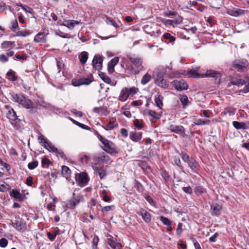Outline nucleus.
Instances as JSON below:
<instances>
[{"label": "nucleus", "instance_id": "1", "mask_svg": "<svg viewBox=\"0 0 249 249\" xmlns=\"http://www.w3.org/2000/svg\"><path fill=\"white\" fill-rule=\"evenodd\" d=\"M127 58L137 69L136 70H134V73L135 74L139 73L141 71H142L143 69V67L142 66L143 59L142 58L135 55L131 54H127Z\"/></svg>", "mask_w": 249, "mask_h": 249}, {"label": "nucleus", "instance_id": "2", "mask_svg": "<svg viewBox=\"0 0 249 249\" xmlns=\"http://www.w3.org/2000/svg\"><path fill=\"white\" fill-rule=\"evenodd\" d=\"M231 84L239 87L245 86L244 88L241 89L242 91L244 93L249 91V77H246L243 79H236L232 80Z\"/></svg>", "mask_w": 249, "mask_h": 249}, {"label": "nucleus", "instance_id": "3", "mask_svg": "<svg viewBox=\"0 0 249 249\" xmlns=\"http://www.w3.org/2000/svg\"><path fill=\"white\" fill-rule=\"evenodd\" d=\"M249 62L245 59L237 60L232 63L233 68L239 72H244L247 70Z\"/></svg>", "mask_w": 249, "mask_h": 249}, {"label": "nucleus", "instance_id": "4", "mask_svg": "<svg viewBox=\"0 0 249 249\" xmlns=\"http://www.w3.org/2000/svg\"><path fill=\"white\" fill-rule=\"evenodd\" d=\"M75 178L77 183L81 187L86 186L89 180L88 175L86 172L76 174Z\"/></svg>", "mask_w": 249, "mask_h": 249}, {"label": "nucleus", "instance_id": "5", "mask_svg": "<svg viewBox=\"0 0 249 249\" xmlns=\"http://www.w3.org/2000/svg\"><path fill=\"white\" fill-rule=\"evenodd\" d=\"M85 200L82 196H79L75 197H72L67 203V208L71 209H74L76 206L80 202H84Z\"/></svg>", "mask_w": 249, "mask_h": 249}, {"label": "nucleus", "instance_id": "6", "mask_svg": "<svg viewBox=\"0 0 249 249\" xmlns=\"http://www.w3.org/2000/svg\"><path fill=\"white\" fill-rule=\"evenodd\" d=\"M19 104H21L23 107L29 109L30 111L32 113L35 112L37 110V105L32 103L30 100L26 99L25 97L22 100V102Z\"/></svg>", "mask_w": 249, "mask_h": 249}, {"label": "nucleus", "instance_id": "7", "mask_svg": "<svg viewBox=\"0 0 249 249\" xmlns=\"http://www.w3.org/2000/svg\"><path fill=\"white\" fill-rule=\"evenodd\" d=\"M13 227L16 230L19 232H24L27 229V224L25 220L18 217V219L15 220L13 223Z\"/></svg>", "mask_w": 249, "mask_h": 249}, {"label": "nucleus", "instance_id": "8", "mask_svg": "<svg viewBox=\"0 0 249 249\" xmlns=\"http://www.w3.org/2000/svg\"><path fill=\"white\" fill-rule=\"evenodd\" d=\"M173 85L175 88L179 91L186 89L188 88V85L184 80H174L173 82Z\"/></svg>", "mask_w": 249, "mask_h": 249}, {"label": "nucleus", "instance_id": "9", "mask_svg": "<svg viewBox=\"0 0 249 249\" xmlns=\"http://www.w3.org/2000/svg\"><path fill=\"white\" fill-rule=\"evenodd\" d=\"M169 129L171 132L179 134L183 138L186 136L185 133V129L182 125H170Z\"/></svg>", "mask_w": 249, "mask_h": 249}, {"label": "nucleus", "instance_id": "10", "mask_svg": "<svg viewBox=\"0 0 249 249\" xmlns=\"http://www.w3.org/2000/svg\"><path fill=\"white\" fill-rule=\"evenodd\" d=\"M155 84L159 87L163 89H167L168 84L166 80L161 75H158L155 79Z\"/></svg>", "mask_w": 249, "mask_h": 249}, {"label": "nucleus", "instance_id": "11", "mask_svg": "<svg viewBox=\"0 0 249 249\" xmlns=\"http://www.w3.org/2000/svg\"><path fill=\"white\" fill-rule=\"evenodd\" d=\"M103 59L99 55H95L92 60L93 67L96 70H100L102 67Z\"/></svg>", "mask_w": 249, "mask_h": 249}, {"label": "nucleus", "instance_id": "12", "mask_svg": "<svg viewBox=\"0 0 249 249\" xmlns=\"http://www.w3.org/2000/svg\"><path fill=\"white\" fill-rule=\"evenodd\" d=\"M145 114L149 117V120L152 123H154L159 119L160 115V114L152 110H147L145 111Z\"/></svg>", "mask_w": 249, "mask_h": 249}, {"label": "nucleus", "instance_id": "13", "mask_svg": "<svg viewBox=\"0 0 249 249\" xmlns=\"http://www.w3.org/2000/svg\"><path fill=\"white\" fill-rule=\"evenodd\" d=\"M188 164L193 173H198L200 171V166L198 162L195 159L192 158Z\"/></svg>", "mask_w": 249, "mask_h": 249}, {"label": "nucleus", "instance_id": "14", "mask_svg": "<svg viewBox=\"0 0 249 249\" xmlns=\"http://www.w3.org/2000/svg\"><path fill=\"white\" fill-rule=\"evenodd\" d=\"M137 213L142 216V219L146 223H149L151 219V214L145 210L141 208L139 211L137 212Z\"/></svg>", "mask_w": 249, "mask_h": 249}, {"label": "nucleus", "instance_id": "15", "mask_svg": "<svg viewBox=\"0 0 249 249\" xmlns=\"http://www.w3.org/2000/svg\"><path fill=\"white\" fill-rule=\"evenodd\" d=\"M107 243L112 249H122L123 247L120 243L113 239L112 236H109V237L107 238Z\"/></svg>", "mask_w": 249, "mask_h": 249}, {"label": "nucleus", "instance_id": "16", "mask_svg": "<svg viewBox=\"0 0 249 249\" xmlns=\"http://www.w3.org/2000/svg\"><path fill=\"white\" fill-rule=\"evenodd\" d=\"M114 143L111 142L107 145L105 148H103L106 152L110 154L111 155H114L118 153V150L117 148L114 147Z\"/></svg>", "mask_w": 249, "mask_h": 249}, {"label": "nucleus", "instance_id": "17", "mask_svg": "<svg viewBox=\"0 0 249 249\" xmlns=\"http://www.w3.org/2000/svg\"><path fill=\"white\" fill-rule=\"evenodd\" d=\"M244 13V10L237 7L229 9L227 11V13L229 15L236 17L243 15Z\"/></svg>", "mask_w": 249, "mask_h": 249}, {"label": "nucleus", "instance_id": "18", "mask_svg": "<svg viewBox=\"0 0 249 249\" xmlns=\"http://www.w3.org/2000/svg\"><path fill=\"white\" fill-rule=\"evenodd\" d=\"M212 210L211 214L213 216H219L220 214V211L222 209V206L217 204H212L211 205Z\"/></svg>", "mask_w": 249, "mask_h": 249}, {"label": "nucleus", "instance_id": "19", "mask_svg": "<svg viewBox=\"0 0 249 249\" xmlns=\"http://www.w3.org/2000/svg\"><path fill=\"white\" fill-rule=\"evenodd\" d=\"M198 71V68H196V69H192L185 71V73H184V74L186 75H188L189 77L194 78L201 77L202 75L199 74Z\"/></svg>", "mask_w": 249, "mask_h": 249}, {"label": "nucleus", "instance_id": "20", "mask_svg": "<svg viewBox=\"0 0 249 249\" xmlns=\"http://www.w3.org/2000/svg\"><path fill=\"white\" fill-rule=\"evenodd\" d=\"M142 137V132H137L136 131H131L129 133V138L134 142H138L141 140Z\"/></svg>", "mask_w": 249, "mask_h": 249}, {"label": "nucleus", "instance_id": "21", "mask_svg": "<svg viewBox=\"0 0 249 249\" xmlns=\"http://www.w3.org/2000/svg\"><path fill=\"white\" fill-rule=\"evenodd\" d=\"M10 196L15 199H18L19 201H23V196L17 189H13L10 192Z\"/></svg>", "mask_w": 249, "mask_h": 249}, {"label": "nucleus", "instance_id": "22", "mask_svg": "<svg viewBox=\"0 0 249 249\" xmlns=\"http://www.w3.org/2000/svg\"><path fill=\"white\" fill-rule=\"evenodd\" d=\"M48 34L39 33L34 37V41L36 42L45 43L46 42V36Z\"/></svg>", "mask_w": 249, "mask_h": 249}, {"label": "nucleus", "instance_id": "23", "mask_svg": "<svg viewBox=\"0 0 249 249\" xmlns=\"http://www.w3.org/2000/svg\"><path fill=\"white\" fill-rule=\"evenodd\" d=\"M119 62V58L115 57L112 59L111 61L108 63L107 66L108 71L110 73H112L114 71V67Z\"/></svg>", "mask_w": 249, "mask_h": 249}, {"label": "nucleus", "instance_id": "24", "mask_svg": "<svg viewBox=\"0 0 249 249\" xmlns=\"http://www.w3.org/2000/svg\"><path fill=\"white\" fill-rule=\"evenodd\" d=\"M129 96V95L127 91V88H124L121 90L118 100L121 102H124L128 99Z\"/></svg>", "mask_w": 249, "mask_h": 249}, {"label": "nucleus", "instance_id": "25", "mask_svg": "<svg viewBox=\"0 0 249 249\" xmlns=\"http://www.w3.org/2000/svg\"><path fill=\"white\" fill-rule=\"evenodd\" d=\"M201 77H213L217 78L220 77V74L214 70H210L207 71L206 73L204 75H202Z\"/></svg>", "mask_w": 249, "mask_h": 249}, {"label": "nucleus", "instance_id": "26", "mask_svg": "<svg viewBox=\"0 0 249 249\" xmlns=\"http://www.w3.org/2000/svg\"><path fill=\"white\" fill-rule=\"evenodd\" d=\"M80 24V22L73 20H65V26L71 30H72L75 25Z\"/></svg>", "mask_w": 249, "mask_h": 249}, {"label": "nucleus", "instance_id": "27", "mask_svg": "<svg viewBox=\"0 0 249 249\" xmlns=\"http://www.w3.org/2000/svg\"><path fill=\"white\" fill-rule=\"evenodd\" d=\"M62 171L61 174L63 177L67 179L70 177L71 174V170L67 166H62Z\"/></svg>", "mask_w": 249, "mask_h": 249}, {"label": "nucleus", "instance_id": "28", "mask_svg": "<svg viewBox=\"0 0 249 249\" xmlns=\"http://www.w3.org/2000/svg\"><path fill=\"white\" fill-rule=\"evenodd\" d=\"M8 110L7 112L6 113L7 117L11 120L15 121L18 119L17 116L16 115V112L13 108H7Z\"/></svg>", "mask_w": 249, "mask_h": 249}, {"label": "nucleus", "instance_id": "29", "mask_svg": "<svg viewBox=\"0 0 249 249\" xmlns=\"http://www.w3.org/2000/svg\"><path fill=\"white\" fill-rule=\"evenodd\" d=\"M176 152L181 156L182 160L185 162L188 163L192 159V158H190V156L184 151H181V152L179 153L178 150H177Z\"/></svg>", "mask_w": 249, "mask_h": 249}, {"label": "nucleus", "instance_id": "30", "mask_svg": "<svg viewBox=\"0 0 249 249\" xmlns=\"http://www.w3.org/2000/svg\"><path fill=\"white\" fill-rule=\"evenodd\" d=\"M163 97L161 95H157L155 98V102L157 105V106L161 109L162 107L163 106Z\"/></svg>", "mask_w": 249, "mask_h": 249}, {"label": "nucleus", "instance_id": "31", "mask_svg": "<svg viewBox=\"0 0 249 249\" xmlns=\"http://www.w3.org/2000/svg\"><path fill=\"white\" fill-rule=\"evenodd\" d=\"M80 63L84 65L86 63L88 58V53L86 52H82L79 56Z\"/></svg>", "mask_w": 249, "mask_h": 249}, {"label": "nucleus", "instance_id": "32", "mask_svg": "<svg viewBox=\"0 0 249 249\" xmlns=\"http://www.w3.org/2000/svg\"><path fill=\"white\" fill-rule=\"evenodd\" d=\"M100 160H101V162L105 164H110L112 162L110 157L108 155L105 154L104 153L100 155Z\"/></svg>", "mask_w": 249, "mask_h": 249}, {"label": "nucleus", "instance_id": "33", "mask_svg": "<svg viewBox=\"0 0 249 249\" xmlns=\"http://www.w3.org/2000/svg\"><path fill=\"white\" fill-rule=\"evenodd\" d=\"M134 187L139 193H142L145 190L142 184L136 180L134 182Z\"/></svg>", "mask_w": 249, "mask_h": 249}, {"label": "nucleus", "instance_id": "34", "mask_svg": "<svg viewBox=\"0 0 249 249\" xmlns=\"http://www.w3.org/2000/svg\"><path fill=\"white\" fill-rule=\"evenodd\" d=\"M44 148L49 152L56 153L59 150L51 143L49 142L47 145H44Z\"/></svg>", "mask_w": 249, "mask_h": 249}, {"label": "nucleus", "instance_id": "35", "mask_svg": "<svg viewBox=\"0 0 249 249\" xmlns=\"http://www.w3.org/2000/svg\"><path fill=\"white\" fill-rule=\"evenodd\" d=\"M44 148L49 152L56 153L59 150L51 143L49 142L47 145H44Z\"/></svg>", "mask_w": 249, "mask_h": 249}, {"label": "nucleus", "instance_id": "36", "mask_svg": "<svg viewBox=\"0 0 249 249\" xmlns=\"http://www.w3.org/2000/svg\"><path fill=\"white\" fill-rule=\"evenodd\" d=\"M161 176L166 182H168L170 181L171 178L170 176L165 170H161Z\"/></svg>", "mask_w": 249, "mask_h": 249}, {"label": "nucleus", "instance_id": "37", "mask_svg": "<svg viewBox=\"0 0 249 249\" xmlns=\"http://www.w3.org/2000/svg\"><path fill=\"white\" fill-rule=\"evenodd\" d=\"M151 79V76L150 74L148 73H146L145 75H144L142 79H141V84L142 85H145L148 83Z\"/></svg>", "mask_w": 249, "mask_h": 249}, {"label": "nucleus", "instance_id": "38", "mask_svg": "<svg viewBox=\"0 0 249 249\" xmlns=\"http://www.w3.org/2000/svg\"><path fill=\"white\" fill-rule=\"evenodd\" d=\"M194 192L196 195L199 196L206 192L205 189L202 186H197L194 188Z\"/></svg>", "mask_w": 249, "mask_h": 249}, {"label": "nucleus", "instance_id": "39", "mask_svg": "<svg viewBox=\"0 0 249 249\" xmlns=\"http://www.w3.org/2000/svg\"><path fill=\"white\" fill-rule=\"evenodd\" d=\"M138 165L143 170V171H147L150 169L149 166L148 165L146 161L142 160L140 161L138 164Z\"/></svg>", "mask_w": 249, "mask_h": 249}, {"label": "nucleus", "instance_id": "40", "mask_svg": "<svg viewBox=\"0 0 249 249\" xmlns=\"http://www.w3.org/2000/svg\"><path fill=\"white\" fill-rule=\"evenodd\" d=\"M24 96L21 94H15L12 96L13 100L18 104L22 102V100L24 99Z\"/></svg>", "mask_w": 249, "mask_h": 249}, {"label": "nucleus", "instance_id": "41", "mask_svg": "<svg viewBox=\"0 0 249 249\" xmlns=\"http://www.w3.org/2000/svg\"><path fill=\"white\" fill-rule=\"evenodd\" d=\"M100 78L106 83L109 84L111 82L110 78L104 72L99 73Z\"/></svg>", "mask_w": 249, "mask_h": 249}, {"label": "nucleus", "instance_id": "42", "mask_svg": "<svg viewBox=\"0 0 249 249\" xmlns=\"http://www.w3.org/2000/svg\"><path fill=\"white\" fill-rule=\"evenodd\" d=\"M99 241V238L96 235H94L92 241V249H97L98 243Z\"/></svg>", "mask_w": 249, "mask_h": 249}, {"label": "nucleus", "instance_id": "43", "mask_svg": "<svg viewBox=\"0 0 249 249\" xmlns=\"http://www.w3.org/2000/svg\"><path fill=\"white\" fill-rule=\"evenodd\" d=\"M10 189V186L4 182L2 184H0V192H5Z\"/></svg>", "mask_w": 249, "mask_h": 249}, {"label": "nucleus", "instance_id": "44", "mask_svg": "<svg viewBox=\"0 0 249 249\" xmlns=\"http://www.w3.org/2000/svg\"><path fill=\"white\" fill-rule=\"evenodd\" d=\"M173 159H174V164H175L177 166H178V167L180 169L183 170V167L181 165V161H180L179 158H178V157H173Z\"/></svg>", "mask_w": 249, "mask_h": 249}, {"label": "nucleus", "instance_id": "45", "mask_svg": "<svg viewBox=\"0 0 249 249\" xmlns=\"http://www.w3.org/2000/svg\"><path fill=\"white\" fill-rule=\"evenodd\" d=\"M11 29L13 31L15 32L16 30H19V27L18 21L16 19L13 20L11 23Z\"/></svg>", "mask_w": 249, "mask_h": 249}, {"label": "nucleus", "instance_id": "46", "mask_svg": "<svg viewBox=\"0 0 249 249\" xmlns=\"http://www.w3.org/2000/svg\"><path fill=\"white\" fill-rule=\"evenodd\" d=\"M160 220L165 225L170 226L171 224V221L167 217L164 216H161L160 217Z\"/></svg>", "mask_w": 249, "mask_h": 249}, {"label": "nucleus", "instance_id": "47", "mask_svg": "<svg viewBox=\"0 0 249 249\" xmlns=\"http://www.w3.org/2000/svg\"><path fill=\"white\" fill-rule=\"evenodd\" d=\"M38 161L37 160H34L32 162H29L27 166L28 169H29L30 170H33L38 166Z\"/></svg>", "mask_w": 249, "mask_h": 249}, {"label": "nucleus", "instance_id": "48", "mask_svg": "<svg viewBox=\"0 0 249 249\" xmlns=\"http://www.w3.org/2000/svg\"><path fill=\"white\" fill-rule=\"evenodd\" d=\"M138 89L134 87L127 88V91L129 96H133V95L135 94L138 92Z\"/></svg>", "mask_w": 249, "mask_h": 249}, {"label": "nucleus", "instance_id": "49", "mask_svg": "<svg viewBox=\"0 0 249 249\" xmlns=\"http://www.w3.org/2000/svg\"><path fill=\"white\" fill-rule=\"evenodd\" d=\"M181 22V20H171V19H167L166 20V24L168 25H172L173 24H179Z\"/></svg>", "mask_w": 249, "mask_h": 249}, {"label": "nucleus", "instance_id": "50", "mask_svg": "<svg viewBox=\"0 0 249 249\" xmlns=\"http://www.w3.org/2000/svg\"><path fill=\"white\" fill-rule=\"evenodd\" d=\"M106 21L107 24L111 25L116 28L118 27L116 23L111 18L107 17Z\"/></svg>", "mask_w": 249, "mask_h": 249}, {"label": "nucleus", "instance_id": "51", "mask_svg": "<svg viewBox=\"0 0 249 249\" xmlns=\"http://www.w3.org/2000/svg\"><path fill=\"white\" fill-rule=\"evenodd\" d=\"M190 240L193 243L195 249H202L199 243L196 239L194 237H191Z\"/></svg>", "mask_w": 249, "mask_h": 249}, {"label": "nucleus", "instance_id": "52", "mask_svg": "<svg viewBox=\"0 0 249 249\" xmlns=\"http://www.w3.org/2000/svg\"><path fill=\"white\" fill-rule=\"evenodd\" d=\"M98 137L99 140L102 142V143L104 144V147H105L108 143H109L110 141L104 138L100 134H98Z\"/></svg>", "mask_w": 249, "mask_h": 249}, {"label": "nucleus", "instance_id": "53", "mask_svg": "<svg viewBox=\"0 0 249 249\" xmlns=\"http://www.w3.org/2000/svg\"><path fill=\"white\" fill-rule=\"evenodd\" d=\"M163 36L164 38L168 39L171 42H173L176 39L174 36H171L169 33L164 34Z\"/></svg>", "mask_w": 249, "mask_h": 249}, {"label": "nucleus", "instance_id": "54", "mask_svg": "<svg viewBox=\"0 0 249 249\" xmlns=\"http://www.w3.org/2000/svg\"><path fill=\"white\" fill-rule=\"evenodd\" d=\"M8 243V241L7 239L5 238H2L0 239V247L5 248Z\"/></svg>", "mask_w": 249, "mask_h": 249}, {"label": "nucleus", "instance_id": "55", "mask_svg": "<svg viewBox=\"0 0 249 249\" xmlns=\"http://www.w3.org/2000/svg\"><path fill=\"white\" fill-rule=\"evenodd\" d=\"M38 140H39V143L40 144L44 147V145H47V144L49 143L47 141L46 139L44 138L43 137H42L41 136H39L38 138Z\"/></svg>", "mask_w": 249, "mask_h": 249}, {"label": "nucleus", "instance_id": "56", "mask_svg": "<svg viewBox=\"0 0 249 249\" xmlns=\"http://www.w3.org/2000/svg\"><path fill=\"white\" fill-rule=\"evenodd\" d=\"M99 173L98 175L100 177V178L101 179H104L107 175V171L104 170V169H102V170H99Z\"/></svg>", "mask_w": 249, "mask_h": 249}, {"label": "nucleus", "instance_id": "57", "mask_svg": "<svg viewBox=\"0 0 249 249\" xmlns=\"http://www.w3.org/2000/svg\"><path fill=\"white\" fill-rule=\"evenodd\" d=\"M182 190L187 194L191 195L193 194V190L190 186L183 187Z\"/></svg>", "mask_w": 249, "mask_h": 249}, {"label": "nucleus", "instance_id": "58", "mask_svg": "<svg viewBox=\"0 0 249 249\" xmlns=\"http://www.w3.org/2000/svg\"><path fill=\"white\" fill-rule=\"evenodd\" d=\"M29 35H30V33L26 31H18L16 33V36H18L25 37V36H29Z\"/></svg>", "mask_w": 249, "mask_h": 249}, {"label": "nucleus", "instance_id": "59", "mask_svg": "<svg viewBox=\"0 0 249 249\" xmlns=\"http://www.w3.org/2000/svg\"><path fill=\"white\" fill-rule=\"evenodd\" d=\"M182 226H183V224L182 223H179L178 224L177 228L176 230L177 235H180L181 234V233L182 232Z\"/></svg>", "mask_w": 249, "mask_h": 249}, {"label": "nucleus", "instance_id": "60", "mask_svg": "<svg viewBox=\"0 0 249 249\" xmlns=\"http://www.w3.org/2000/svg\"><path fill=\"white\" fill-rule=\"evenodd\" d=\"M144 198L151 206H153L155 204L154 200L149 195L145 194L144 196Z\"/></svg>", "mask_w": 249, "mask_h": 249}, {"label": "nucleus", "instance_id": "61", "mask_svg": "<svg viewBox=\"0 0 249 249\" xmlns=\"http://www.w3.org/2000/svg\"><path fill=\"white\" fill-rule=\"evenodd\" d=\"M91 82V80L88 78H80V83L82 85H89Z\"/></svg>", "mask_w": 249, "mask_h": 249}, {"label": "nucleus", "instance_id": "62", "mask_svg": "<svg viewBox=\"0 0 249 249\" xmlns=\"http://www.w3.org/2000/svg\"><path fill=\"white\" fill-rule=\"evenodd\" d=\"M180 101L184 107L186 106L188 102L187 96L185 95H182L180 98Z\"/></svg>", "mask_w": 249, "mask_h": 249}, {"label": "nucleus", "instance_id": "63", "mask_svg": "<svg viewBox=\"0 0 249 249\" xmlns=\"http://www.w3.org/2000/svg\"><path fill=\"white\" fill-rule=\"evenodd\" d=\"M22 8L26 12L30 13L33 14L34 13L33 10L32 8L28 7V6L24 5V6H22Z\"/></svg>", "mask_w": 249, "mask_h": 249}, {"label": "nucleus", "instance_id": "64", "mask_svg": "<svg viewBox=\"0 0 249 249\" xmlns=\"http://www.w3.org/2000/svg\"><path fill=\"white\" fill-rule=\"evenodd\" d=\"M59 157L63 160H67V156L65 154L64 152L62 150H58L56 153Z\"/></svg>", "mask_w": 249, "mask_h": 249}]
</instances>
